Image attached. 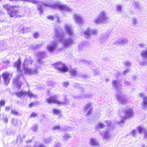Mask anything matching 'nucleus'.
<instances>
[{
  "label": "nucleus",
  "instance_id": "obj_1",
  "mask_svg": "<svg viewBox=\"0 0 147 147\" xmlns=\"http://www.w3.org/2000/svg\"><path fill=\"white\" fill-rule=\"evenodd\" d=\"M64 27L66 34L61 32L59 29H55V36L57 41H52L47 45L46 49L49 52H52L56 49L58 41L61 42L65 47H68L73 44L75 35L72 26L69 25L65 24Z\"/></svg>",
  "mask_w": 147,
  "mask_h": 147
},
{
  "label": "nucleus",
  "instance_id": "obj_2",
  "mask_svg": "<svg viewBox=\"0 0 147 147\" xmlns=\"http://www.w3.org/2000/svg\"><path fill=\"white\" fill-rule=\"evenodd\" d=\"M3 7L4 9L6 10L7 13L11 18L21 16L20 14L19 10L20 7L18 6H11L9 4H5L3 5Z\"/></svg>",
  "mask_w": 147,
  "mask_h": 147
},
{
  "label": "nucleus",
  "instance_id": "obj_3",
  "mask_svg": "<svg viewBox=\"0 0 147 147\" xmlns=\"http://www.w3.org/2000/svg\"><path fill=\"white\" fill-rule=\"evenodd\" d=\"M113 86L114 87L115 90L119 91L117 95V98L118 100L122 104H125L127 102V99L125 95L123 94L122 91L121 90V85L120 83L117 80H113L112 82Z\"/></svg>",
  "mask_w": 147,
  "mask_h": 147
},
{
  "label": "nucleus",
  "instance_id": "obj_4",
  "mask_svg": "<svg viewBox=\"0 0 147 147\" xmlns=\"http://www.w3.org/2000/svg\"><path fill=\"white\" fill-rule=\"evenodd\" d=\"M32 63V61L30 57L28 56L25 59L23 66L25 73L32 75L36 74L38 73V71L36 69H31L28 67V66L31 64Z\"/></svg>",
  "mask_w": 147,
  "mask_h": 147
},
{
  "label": "nucleus",
  "instance_id": "obj_5",
  "mask_svg": "<svg viewBox=\"0 0 147 147\" xmlns=\"http://www.w3.org/2000/svg\"><path fill=\"white\" fill-rule=\"evenodd\" d=\"M21 63L20 59L19 58L18 61L16 62L13 65L14 67L17 68V71H18L19 74H18L17 77L14 79L13 84L15 86L18 87V89L20 88L22 84V83L19 80L20 76L22 74V71L20 68Z\"/></svg>",
  "mask_w": 147,
  "mask_h": 147
},
{
  "label": "nucleus",
  "instance_id": "obj_6",
  "mask_svg": "<svg viewBox=\"0 0 147 147\" xmlns=\"http://www.w3.org/2000/svg\"><path fill=\"white\" fill-rule=\"evenodd\" d=\"M105 123L107 124V125L108 127V129L106 131H104L102 132H101L100 134L105 139H108L112 137V132L111 131V129L112 126H113V121L109 120H106L105 121Z\"/></svg>",
  "mask_w": 147,
  "mask_h": 147
},
{
  "label": "nucleus",
  "instance_id": "obj_7",
  "mask_svg": "<svg viewBox=\"0 0 147 147\" xmlns=\"http://www.w3.org/2000/svg\"><path fill=\"white\" fill-rule=\"evenodd\" d=\"M109 19L107 12L103 10L99 12L97 18L94 20V22L96 24H100L107 22Z\"/></svg>",
  "mask_w": 147,
  "mask_h": 147
},
{
  "label": "nucleus",
  "instance_id": "obj_8",
  "mask_svg": "<svg viewBox=\"0 0 147 147\" xmlns=\"http://www.w3.org/2000/svg\"><path fill=\"white\" fill-rule=\"evenodd\" d=\"M59 98V96L57 95H54L51 96L49 98L46 99V102L49 104L54 103L59 106L64 105L67 104L68 102L65 99L64 102H62L57 100Z\"/></svg>",
  "mask_w": 147,
  "mask_h": 147
},
{
  "label": "nucleus",
  "instance_id": "obj_9",
  "mask_svg": "<svg viewBox=\"0 0 147 147\" xmlns=\"http://www.w3.org/2000/svg\"><path fill=\"white\" fill-rule=\"evenodd\" d=\"M54 68L58 72L63 73L67 71L68 70V67L61 62H59L54 65Z\"/></svg>",
  "mask_w": 147,
  "mask_h": 147
},
{
  "label": "nucleus",
  "instance_id": "obj_10",
  "mask_svg": "<svg viewBox=\"0 0 147 147\" xmlns=\"http://www.w3.org/2000/svg\"><path fill=\"white\" fill-rule=\"evenodd\" d=\"M98 34L96 30H93L90 28H87L84 31L81 33V35H83L85 38H89L93 35H96Z\"/></svg>",
  "mask_w": 147,
  "mask_h": 147
},
{
  "label": "nucleus",
  "instance_id": "obj_11",
  "mask_svg": "<svg viewBox=\"0 0 147 147\" xmlns=\"http://www.w3.org/2000/svg\"><path fill=\"white\" fill-rule=\"evenodd\" d=\"M138 130L140 134L142 133V132L144 133L145 137L147 138V131L146 129L140 126L138 127L136 129H133L131 131V134L133 137L136 136L138 133Z\"/></svg>",
  "mask_w": 147,
  "mask_h": 147
},
{
  "label": "nucleus",
  "instance_id": "obj_12",
  "mask_svg": "<svg viewBox=\"0 0 147 147\" xmlns=\"http://www.w3.org/2000/svg\"><path fill=\"white\" fill-rule=\"evenodd\" d=\"M125 116L124 117L121 116V120L120 121L116 122V123H124L125 119L129 117H131L133 116L134 114V112L133 110L131 109H127L125 112Z\"/></svg>",
  "mask_w": 147,
  "mask_h": 147
},
{
  "label": "nucleus",
  "instance_id": "obj_13",
  "mask_svg": "<svg viewBox=\"0 0 147 147\" xmlns=\"http://www.w3.org/2000/svg\"><path fill=\"white\" fill-rule=\"evenodd\" d=\"M38 59L36 66L37 67H39L40 65H43V62L42 61L41 58H44L47 57L46 53L45 51H42L38 53L37 55Z\"/></svg>",
  "mask_w": 147,
  "mask_h": 147
},
{
  "label": "nucleus",
  "instance_id": "obj_14",
  "mask_svg": "<svg viewBox=\"0 0 147 147\" xmlns=\"http://www.w3.org/2000/svg\"><path fill=\"white\" fill-rule=\"evenodd\" d=\"M139 96L143 98L142 101L141 103L142 109L144 110H147V96L145 94L142 92L139 94Z\"/></svg>",
  "mask_w": 147,
  "mask_h": 147
},
{
  "label": "nucleus",
  "instance_id": "obj_15",
  "mask_svg": "<svg viewBox=\"0 0 147 147\" xmlns=\"http://www.w3.org/2000/svg\"><path fill=\"white\" fill-rule=\"evenodd\" d=\"M16 95L18 97L24 96L27 95L29 97L34 98L36 97V96L32 94L31 92L28 91V92L24 91H22L19 92H16Z\"/></svg>",
  "mask_w": 147,
  "mask_h": 147
},
{
  "label": "nucleus",
  "instance_id": "obj_16",
  "mask_svg": "<svg viewBox=\"0 0 147 147\" xmlns=\"http://www.w3.org/2000/svg\"><path fill=\"white\" fill-rule=\"evenodd\" d=\"M73 17L75 23L79 26L82 25L84 24V22L81 15L79 14H75L73 15Z\"/></svg>",
  "mask_w": 147,
  "mask_h": 147
},
{
  "label": "nucleus",
  "instance_id": "obj_17",
  "mask_svg": "<svg viewBox=\"0 0 147 147\" xmlns=\"http://www.w3.org/2000/svg\"><path fill=\"white\" fill-rule=\"evenodd\" d=\"M9 75V74L7 72H5L2 74V77L3 78L4 83L6 85H8L10 81Z\"/></svg>",
  "mask_w": 147,
  "mask_h": 147
},
{
  "label": "nucleus",
  "instance_id": "obj_18",
  "mask_svg": "<svg viewBox=\"0 0 147 147\" xmlns=\"http://www.w3.org/2000/svg\"><path fill=\"white\" fill-rule=\"evenodd\" d=\"M92 109V106L90 104H88L85 106L84 110L86 113H87V115H89L90 114Z\"/></svg>",
  "mask_w": 147,
  "mask_h": 147
},
{
  "label": "nucleus",
  "instance_id": "obj_19",
  "mask_svg": "<svg viewBox=\"0 0 147 147\" xmlns=\"http://www.w3.org/2000/svg\"><path fill=\"white\" fill-rule=\"evenodd\" d=\"M89 144L90 146H98L99 144L98 141L94 138H91L90 139Z\"/></svg>",
  "mask_w": 147,
  "mask_h": 147
},
{
  "label": "nucleus",
  "instance_id": "obj_20",
  "mask_svg": "<svg viewBox=\"0 0 147 147\" xmlns=\"http://www.w3.org/2000/svg\"><path fill=\"white\" fill-rule=\"evenodd\" d=\"M128 42V40L125 38H121L119 39L116 42L117 45H125Z\"/></svg>",
  "mask_w": 147,
  "mask_h": 147
},
{
  "label": "nucleus",
  "instance_id": "obj_21",
  "mask_svg": "<svg viewBox=\"0 0 147 147\" xmlns=\"http://www.w3.org/2000/svg\"><path fill=\"white\" fill-rule=\"evenodd\" d=\"M131 23L132 26L134 27H138L139 24V21L135 17H133L132 18Z\"/></svg>",
  "mask_w": 147,
  "mask_h": 147
},
{
  "label": "nucleus",
  "instance_id": "obj_22",
  "mask_svg": "<svg viewBox=\"0 0 147 147\" xmlns=\"http://www.w3.org/2000/svg\"><path fill=\"white\" fill-rule=\"evenodd\" d=\"M47 18L48 19L51 20H53L56 18V21L59 22H60L59 18V16L58 15H55L54 16H53L52 15H49L47 16Z\"/></svg>",
  "mask_w": 147,
  "mask_h": 147
},
{
  "label": "nucleus",
  "instance_id": "obj_23",
  "mask_svg": "<svg viewBox=\"0 0 147 147\" xmlns=\"http://www.w3.org/2000/svg\"><path fill=\"white\" fill-rule=\"evenodd\" d=\"M140 55L143 59H147V48L141 51Z\"/></svg>",
  "mask_w": 147,
  "mask_h": 147
},
{
  "label": "nucleus",
  "instance_id": "obj_24",
  "mask_svg": "<svg viewBox=\"0 0 147 147\" xmlns=\"http://www.w3.org/2000/svg\"><path fill=\"white\" fill-rule=\"evenodd\" d=\"M109 36V34L108 33H105L100 35V40L102 41H105L108 38Z\"/></svg>",
  "mask_w": 147,
  "mask_h": 147
},
{
  "label": "nucleus",
  "instance_id": "obj_25",
  "mask_svg": "<svg viewBox=\"0 0 147 147\" xmlns=\"http://www.w3.org/2000/svg\"><path fill=\"white\" fill-rule=\"evenodd\" d=\"M43 140L44 142L47 144L50 143L52 141V138L51 137L44 138Z\"/></svg>",
  "mask_w": 147,
  "mask_h": 147
},
{
  "label": "nucleus",
  "instance_id": "obj_26",
  "mask_svg": "<svg viewBox=\"0 0 147 147\" xmlns=\"http://www.w3.org/2000/svg\"><path fill=\"white\" fill-rule=\"evenodd\" d=\"M105 126V125L101 123H98L95 126L96 128L97 129L99 128L102 129Z\"/></svg>",
  "mask_w": 147,
  "mask_h": 147
},
{
  "label": "nucleus",
  "instance_id": "obj_27",
  "mask_svg": "<svg viewBox=\"0 0 147 147\" xmlns=\"http://www.w3.org/2000/svg\"><path fill=\"white\" fill-rule=\"evenodd\" d=\"M133 5L135 9H140L142 8L141 5H140L138 2H134L133 4Z\"/></svg>",
  "mask_w": 147,
  "mask_h": 147
},
{
  "label": "nucleus",
  "instance_id": "obj_28",
  "mask_svg": "<svg viewBox=\"0 0 147 147\" xmlns=\"http://www.w3.org/2000/svg\"><path fill=\"white\" fill-rule=\"evenodd\" d=\"M63 137L64 140H68L69 138H71L70 134L67 133L64 134Z\"/></svg>",
  "mask_w": 147,
  "mask_h": 147
},
{
  "label": "nucleus",
  "instance_id": "obj_29",
  "mask_svg": "<svg viewBox=\"0 0 147 147\" xmlns=\"http://www.w3.org/2000/svg\"><path fill=\"white\" fill-rule=\"evenodd\" d=\"M116 9L117 11L119 13L122 12V5H117L116 6Z\"/></svg>",
  "mask_w": 147,
  "mask_h": 147
},
{
  "label": "nucleus",
  "instance_id": "obj_30",
  "mask_svg": "<svg viewBox=\"0 0 147 147\" xmlns=\"http://www.w3.org/2000/svg\"><path fill=\"white\" fill-rule=\"evenodd\" d=\"M123 64L125 66H127L129 67H130L132 65L131 63L129 61H126L124 62Z\"/></svg>",
  "mask_w": 147,
  "mask_h": 147
},
{
  "label": "nucleus",
  "instance_id": "obj_31",
  "mask_svg": "<svg viewBox=\"0 0 147 147\" xmlns=\"http://www.w3.org/2000/svg\"><path fill=\"white\" fill-rule=\"evenodd\" d=\"M53 113L56 115H58L60 112V111L56 108H53Z\"/></svg>",
  "mask_w": 147,
  "mask_h": 147
},
{
  "label": "nucleus",
  "instance_id": "obj_32",
  "mask_svg": "<svg viewBox=\"0 0 147 147\" xmlns=\"http://www.w3.org/2000/svg\"><path fill=\"white\" fill-rule=\"evenodd\" d=\"M31 129L33 132H36L38 130V126L36 125H34L32 127Z\"/></svg>",
  "mask_w": 147,
  "mask_h": 147
},
{
  "label": "nucleus",
  "instance_id": "obj_33",
  "mask_svg": "<svg viewBox=\"0 0 147 147\" xmlns=\"http://www.w3.org/2000/svg\"><path fill=\"white\" fill-rule=\"evenodd\" d=\"M22 141V139L20 135H19L17 139L16 142L18 144L20 143Z\"/></svg>",
  "mask_w": 147,
  "mask_h": 147
},
{
  "label": "nucleus",
  "instance_id": "obj_34",
  "mask_svg": "<svg viewBox=\"0 0 147 147\" xmlns=\"http://www.w3.org/2000/svg\"><path fill=\"white\" fill-rule=\"evenodd\" d=\"M70 74L73 76H76L77 74L76 71L74 69H71L70 71Z\"/></svg>",
  "mask_w": 147,
  "mask_h": 147
},
{
  "label": "nucleus",
  "instance_id": "obj_35",
  "mask_svg": "<svg viewBox=\"0 0 147 147\" xmlns=\"http://www.w3.org/2000/svg\"><path fill=\"white\" fill-rule=\"evenodd\" d=\"M53 129L55 130L61 131L62 129L59 125H56L53 127Z\"/></svg>",
  "mask_w": 147,
  "mask_h": 147
},
{
  "label": "nucleus",
  "instance_id": "obj_36",
  "mask_svg": "<svg viewBox=\"0 0 147 147\" xmlns=\"http://www.w3.org/2000/svg\"><path fill=\"white\" fill-rule=\"evenodd\" d=\"M11 122L13 125L15 126L17 124V120L14 118H12L11 120Z\"/></svg>",
  "mask_w": 147,
  "mask_h": 147
},
{
  "label": "nucleus",
  "instance_id": "obj_37",
  "mask_svg": "<svg viewBox=\"0 0 147 147\" xmlns=\"http://www.w3.org/2000/svg\"><path fill=\"white\" fill-rule=\"evenodd\" d=\"M34 147H46L42 144L36 143L34 146Z\"/></svg>",
  "mask_w": 147,
  "mask_h": 147
},
{
  "label": "nucleus",
  "instance_id": "obj_38",
  "mask_svg": "<svg viewBox=\"0 0 147 147\" xmlns=\"http://www.w3.org/2000/svg\"><path fill=\"white\" fill-rule=\"evenodd\" d=\"M3 63L6 65H7L10 63V62L9 60H3L2 61Z\"/></svg>",
  "mask_w": 147,
  "mask_h": 147
},
{
  "label": "nucleus",
  "instance_id": "obj_39",
  "mask_svg": "<svg viewBox=\"0 0 147 147\" xmlns=\"http://www.w3.org/2000/svg\"><path fill=\"white\" fill-rule=\"evenodd\" d=\"M39 36V34L37 32H36L33 34V36L35 38H38Z\"/></svg>",
  "mask_w": 147,
  "mask_h": 147
},
{
  "label": "nucleus",
  "instance_id": "obj_40",
  "mask_svg": "<svg viewBox=\"0 0 147 147\" xmlns=\"http://www.w3.org/2000/svg\"><path fill=\"white\" fill-rule=\"evenodd\" d=\"M76 88L80 89V90H83V88L81 87V85L78 83H76L74 85Z\"/></svg>",
  "mask_w": 147,
  "mask_h": 147
},
{
  "label": "nucleus",
  "instance_id": "obj_41",
  "mask_svg": "<svg viewBox=\"0 0 147 147\" xmlns=\"http://www.w3.org/2000/svg\"><path fill=\"white\" fill-rule=\"evenodd\" d=\"M3 120L4 122L5 123H7L8 122V119L7 118V116H4L3 117Z\"/></svg>",
  "mask_w": 147,
  "mask_h": 147
},
{
  "label": "nucleus",
  "instance_id": "obj_42",
  "mask_svg": "<svg viewBox=\"0 0 147 147\" xmlns=\"http://www.w3.org/2000/svg\"><path fill=\"white\" fill-rule=\"evenodd\" d=\"M11 114H13L14 115H17L18 114V113L14 110H12L11 111Z\"/></svg>",
  "mask_w": 147,
  "mask_h": 147
},
{
  "label": "nucleus",
  "instance_id": "obj_43",
  "mask_svg": "<svg viewBox=\"0 0 147 147\" xmlns=\"http://www.w3.org/2000/svg\"><path fill=\"white\" fill-rule=\"evenodd\" d=\"M130 71V69L129 68H127L124 71L123 74L124 75H125L126 73L129 72Z\"/></svg>",
  "mask_w": 147,
  "mask_h": 147
},
{
  "label": "nucleus",
  "instance_id": "obj_44",
  "mask_svg": "<svg viewBox=\"0 0 147 147\" xmlns=\"http://www.w3.org/2000/svg\"><path fill=\"white\" fill-rule=\"evenodd\" d=\"M138 46L141 48H144L146 46V45L142 43H141L138 44Z\"/></svg>",
  "mask_w": 147,
  "mask_h": 147
},
{
  "label": "nucleus",
  "instance_id": "obj_45",
  "mask_svg": "<svg viewBox=\"0 0 147 147\" xmlns=\"http://www.w3.org/2000/svg\"><path fill=\"white\" fill-rule=\"evenodd\" d=\"M38 114L37 113L35 112L32 113L31 115H30L31 117H35L37 116Z\"/></svg>",
  "mask_w": 147,
  "mask_h": 147
},
{
  "label": "nucleus",
  "instance_id": "obj_46",
  "mask_svg": "<svg viewBox=\"0 0 147 147\" xmlns=\"http://www.w3.org/2000/svg\"><path fill=\"white\" fill-rule=\"evenodd\" d=\"M42 45L41 44L36 45L34 46V49H37L38 47L42 46Z\"/></svg>",
  "mask_w": 147,
  "mask_h": 147
},
{
  "label": "nucleus",
  "instance_id": "obj_47",
  "mask_svg": "<svg viewBox=\"0 0 147 147\" xmlns=\"http://www.w3.org/2000/svg\"><path fill=\"white\" fill-rule=\"evenodd\" d=\"M26 29V28L24 27H22V29L20 31L22 33H24L26 32L25 31V30Z\"/></svg>",
  "mask_w": 147,
  "mask_h": 147
},
{
  "label": "nucleus",
  "instance_id": "obj_48",
  "mask_svg": "<svg viewBox=\"0 0 147 147\" xmlns=\"http://www.w3.org/2000/svg\"><path fill=\"white\" fill-rule=\"evenodd\" d=\"M124 84L126 86H129L131 84V83L130 82L126 81L124 82Z\"/></svg>",
  "mask_w": 147,
  "mask_h": 147
},
{
  "label": "nucleus",
  "instance_id": "obj_49",
  "mask_svg": "<svg viewBox=\"0 0 147 147\" xmlns=\"http://www.w3.org/2000/svg\"><path fill=\"white\" fill-rule=\"evenodd\" d=\"M63 84L64 86L67 87L69 85V83L68 82H64Z\"/></svg>",
  "mask_w": 147,
  "mask_h": 147
},
{
  "label": "nucleus",
  "instance_id": "obj_50",
  "mask_svg": "<svg viewBox=\"0 0 147 147\" xmlns=\"http://www.w3.org/2000/svg\"><path fill=\"white\" fill-rule=\"evenodd\" d=\"M11 108L9 107H5V110L6 111H9L10 109Z\"/></svg>",
  "mask_w": 147,
  "mask_h": 147
},
{
  "label": "nucleus",
  "instance_id": "obj_51",
  "mask_svg": "<svg viewBox=\"0 0 147 147\" xmlns=\"http://www.w3.org/2000/svg\"><path fill=\"white\" fill-rule=\"evenodd\" d=\"M3 41H0V47L2 48V47L3 46Z\"/></svg>",
  "mask_w": 147,
  "mask_h": 147
},
{
  "label": "nucleus",
  "instance_id": "obj_52",
  "mask_svg": "<svg viewBox=\"0 0 147 147\" xmlns=\"http://www.w3.org/2000/svg\"><path fill=\"white\" fill-rule=\"evenodd\" d=\"M85 47V45H83V44H80L79 45V47L81 49H82V47H83V48H84Z\"/></svg>",
  "mask_w": 147,
  "mask_h": 147
},
{
  "label": "nucleus",
  "instance_id": "obj_53",
  "mask_svg": "<svg viewBox=\"0 0 147 147\" xmlns=\"http://www.w3.org/2000/svg\"><path fill=\"white\" fill-rule=\"evenodd\" d=\"M139 64L140 65H142V66H145L146 65L145 62H144L143 63H140Z\"/></svg>",
  "mask_w": 147,
  "mask_h": 147
},
{
  "label": "nucleus",
  "instance_id": "obj_54",
  "mask_svg": "<svg viewBox=\"0 0 147 147\" xmlns=\"http://www.w3.org/2000/svg\"><path fill=\"white\" fill-rule=\"evenodd\" d=\"M60 145L59 143H57L55 144V147H60Z\"/></svg>",
  "mask_w": 147,
  "mask_h": 147
},
{
  "label": "nucleus",
  "instance_id": "obj_55",
  "mask_svg": "<svg viewBox=\"0 0 147 147\" xmlns=\"http://www.w3.org/2000/svg\"><path fill=\"white\" fill-rule=\"evenodd\" d=\"M33 105H34L33 103H30L29 105V107H31L33 106Z\"/></svg>",
  "mask_w": 147,
  "mask_h": 147
},
{
  "label": "nucleus",
  "instance_id": "obj_56",
  "mask_svg": "<svg viewBox=\"0 0 147 147\" xmlns=\"http://www.w3.org/2000/svg\"><path fill=\"white\" fill-rule=\"evenodd\" d=\"M89 96L88 95H86L84 96H82V98H84V97H88Z\"/></svg>",
  "mask_w": 147,
  "mask_h": 147
},
{
  "label": "nucleus",
  "instance_id": "obj_57",
  "mask_svg": "<svg viewBox=\"0 0 147 147\" xmlns=\"http://www.w3.org/2000/svg\"><path fill=\"white\" fill-rule=\"evenodd\" d=\"M142 147H147V144H143L142 145Z\"/></svg>",
  "mask_w": 147,
  "mask_h": 147
},
{
  "label": "nucleus",
  "instance_id": "obj_58",
  "mask_svg": "<svg viewBox=\"0 0 147 147\" xmlns=\"http://www.w3.org/2000/svg\"><path fill=\"white\" fill-rule=\"evenodd\" d=\"M109 81V79L106 78L105 80V81L106 82H107Z\"/></svg>",
  "mask_w": 147,
  "mask_h": 147
},
{
  "label": "nucleus",
  "instance_id": "obj_59",
  "mask_svg": "<svg viewBox=\"0 0 147 147\" xmlns=\"http://www.w3.org/2000/svg\"><path fill=\"white\" fill-rule=\"evenodd\" d=\"M26 147H30V146H26Z\"/></svg>",
  "mask_w": 147,
  "mask_h": 147
},
{
  "label": "nucleus",
  "instance_id": "obj_60",
  "mask_svg": "<svg viewBox=\"0 0 147 147\" xmlns=\"http://www.w3.org/2000/svg\"><path fill=\"white\" fill-rule=\"evenodd\" d=\"M2 50V49H0V51H1V50Z\"/></svg>",
  "mask_w": 147,
  "mask_h": 147
},
{
  "label": "nucleus",
  "instance_id": "obj_61",
  "mask_svg": "<svg viewBox=\"0 0 147 147\" xmlns=\"http://www.w3.org/2000/svg\"><path fill=\"white\" fill-rule=\"evenodd\" d=\"M23 137H24V136H23Z\"/></svg>",
  "mask_w": 147,
  "mask_h": 147
}]
</instances>
